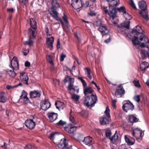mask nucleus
<instances>
[{"mask_svg": "<svg viewBox=\"0 0 149 149\" xmlns=\"http://www.w3.org/2000/svg\"><path fill=\"white\" fill-rule=\"evenodd\" d=\"M142 32L143 30L141 27L139 26H136V28L133 29L132 31V33L137 35L139 34H141L139 37V40L142 42L141 43V45L140 44L139 45L142 48L145 47L146 45L149 42V40L148 38L144 35L142 34Z\"/></svg>", "mask_w": 149, "mask_h": 149, "instance_id": "f257e3e1", "label": "nucleus"}, {"mask_svg": "<svg viewBox=\"0 0 149 149\" xmlns=\"http://www.w3.org/2000/svg\"><path fill=\"white\" fill-rule=\"evenodd\" d=\"M138 4L139 8L141 10V11L139 12V13L146 20H148L149 18L147 10V6L146 2L142 0L139 1Z\"/></svg>", "mask_w": 149, "mask_h": 149, "instance_id": "f03ea898", "label": "nucleus"}, {"mask_svg": "<svg viewBox=\"0 0 149 149\" xmlns=\"http://www.w3.org/2000/svg\"><path fill=\"white\" fill-rule=\"evenodd\" d=\"M97 101V97L96 95L91 94L87 95L85 98L84 104L86 106L91 107L94 106Z\"/></svg>", "mask_w": 149, "mask_h": 149, "instance_id": "7ed1b4c3", "label": "nucleus"}, {"mask_svg": "<svg viewBox=\"0 0 149 149\" xmlns=\"http://www.w3.org/2000/svg\"><path fill=\"white\" fill-rule=\"evenodd\" d=\"M28 36L29 37V40L28 41H25L23 42L24 45H28L29 47H31L33 45L34 42L32 39H35L36 37L34 35V31H33L32 29L29 28L28 29Z\"/></svg>", "mask_w": 149, "mask_h": 149, "instance_id": "20e7f679", "label": "nucleus"}, {"mask_svg": "<svg viewBox=\"0 0 149 149\" xmlns=\"http://www.w3.org/2000/svg\"><path fill=\"white\" fill-rule=\"evenodd\" d=\"M125 91L121 84L119 85L115 92V95L117 97H123Z\"/></svg>", "mask_w": 149, "mask_h": 149, "instance_id": "39448f33", "label": "nucleus"}, {"mask_svg": "<svg viewBox=\"0 0 149 149\" xmlns=\"http://www.w3.org/2000/svg\"><path fill=\"white\" fill-rule=\"evenodd\" d=\"M133 136L135 137L136 140L142 139V137L143 136L144 133L142 130L138 128H135L134 130L132 132Z\"/></svg>", "mask_w": 149, "mask_h": 149, "instance_id": "423d86ee", "label": "nucleus"}, {"mask_svg": "<svg viewBox=\"0 0 149 149\" xmlns=\"http://www.w3.org/2000/svg\"><path fill=\"white\" fill-rule=\"evenodd\" d=\"M98 30L100 32L102 37L108 34L109 31L107 25L103 24L98 29Z\"/></svg>", "mask_w": 149, "mask_h": 149, "instance_id": "0eeeda50", "label": "nucleus"}, {"mask_svg": "<svg viewBox=\"0 0 149 149\" xmlns=\"http://www.w3.org/2000/svg\"><path fill=\"white\" fill-rule=\"evenodd\" d=\"M134 108V106L133 104L129 102L125 103L123 106L122 109L123 111L126 112L129 110L132 111Z\"/></svg>", "mask_w": 149, "mask_h": 149, "instance_id": "6e6552de", "label": "nucleus"}, {"mask_svg": "<svg viewBox=\"0 0 149 149\" xmlns=\"http://www.w3.org/2000/svg\"><path fill=\"white\" fill-rule=\"evenodd\" d=\"M10 65L13 70H18L19 68L18 61L17 58L14 56L10 61Z\"/></svg>", "mask_w": 149, "mask_h": 149, "instance_id": "1a4fd4ad", "label": "nucleus"}, {"mask_svg": "<svg viewBox=\"0 0 149 149\" xmlns=\"http://www.w3.org/2000/svg\"><path fill=\"white\" fill-rule=\"evenodd\" d=\"M76 130V127L72 124H68L64 127L65 130L69 134L74 133Z\"/></svg>", "mask_w": 149, "mask_h": 149, "instance_id": "9d476101", "label": "nucleus"}, {"mask_svg": "<svg viewBox=\"0 0 149 149\" xmlns=\"http://www.w3.org/2000/svg\"><path fill=\"white\" fill-rule=\"evenodd\" d=\"M50 14L56 20L59 21L62 25H64V23L62 19L58 16L57 13L55 10L54 8H52V13H50Z\"/></svg>", "mask_w": 149, "mask_h": 149, "instance_id": "9b49d317", "label": "nucleus"}, {"mask_svg": "<svg viewBox=\"0 0 149 149\" xmlns=\"http://www.w3.org/2000/svg\"><path fill=\"white\" fill-rule=\"evenodd\" d=\"M71 5L75 9H77L81 7L82 1L81 0H71Z\"/></svg>", "mask_w": 149, "mask_h": 149, "instance_id": "f8f14e48", "label": "nucleus"}, {"mask_svg": "<svg viewBox=\"0 0 149 149\" xmlns=\"http://www.w3.org/2000/svg\"><path fill=\"white\" fill-rule=\"evenodd\" d=\"M20 80L24 84L28 85V80L29 78L27 74L25 72H22L20 73L19 76Z\"/></svg>", "mask_w": 149, "mask_h": 149, "instance_id": "ddd939ff", "label": "nucleus"}, {"mask_svg": "<svg viewBox=\"0 0 149 149\" xmlns=\"http://www.w3.org/2000/svg\"><path fill=\"white\" fill-rule=\"evenodd\" d=\"M41 95V93L39 90H34L31 91L29 93V98L31 99L40 97Z\"/></svg>", "mask_w": 149, "mask_h": 149, "instance_id": "4468645a", "label": "nucleus"}, {"mask_svg": "<svg viewBox=\"0 0 149 149\" xmlns=\"http://www.w3.org/2000/svg\"><path fill=\"white\" fill-rule=\"evenodd\" d=\"M24 123L25 125L30 130H32L35 126V123L31 119L27 120Z\"/></svg>", "mask_w": 149, "mask_h": 149, "instance_id": "2eb2a0df", "label": "nucleus"}, {"mask_svg": "<svg viewBox=\"0 0 149 149\" xmlns=\"http://www.w3.org/2000/svg\"><path fill=\"white\" fill-rule=\"evenodd\" d=\"M51 106V104L49 100L47 99H45L42 103H41L40 106L41 108L43 110H46L49 109Z\"/></svg>", "mask_w": 149, "mask_h": 149, "instance_id": "dca6fc26", "label": "nucleus"}, {"mask_svg": "<svg viewBox=\"0 0 149 149\" xmlns=\"http://www.w3.org/2000/svg\"><path fill=\"white\" fill-rule=\"evenodd\" d=\"M109 9L110 10L108 14L109 16L113 20L116 16V13L117 12L116 8V7H111Z\"/></svg>", "mask_w": 149, "mask_h": 149, "instance_id": "f3484780", "label": "nucleus"}, {"mask_svg": "<svg viewBox=\"0 0 149 149\" xmlns=\"http://www.w3.org/2000/svg\"><path fill=\"white\" fill-rule=\"evenodd\" d=\"M47 116L50 122H52L57 119L58 114L57 113L54 112H50L47 114Z\"/></svg>", "mask_w": 149, "mask_h": 149, "instance_id": "a211bd4d", "label": "nucleus"}, {"mask_svg": "<svg viewBox=\"0 0 149 149\" xmlns=\"http://www.w3.org/2000/svg\"><path fill=\"white\" fill-rule=\"evenodd\" d=\"M120 4L119 0H110L109 1V8L111 7H116Z\"/></svg>", "mask_w": 149, "mask_h": 149, "instance_id": "6ab92c4d", "label": "nucleus"}, {"mask_svg": "<svg viewBox=\"0 0 149 149\" xmlns=\"http://www.w3.org/2000/svg\"><path fill=\"white\" fill-rule=\"evenodd\" d=\"M105 115H103L100 118V123L101 125H104L109 124V120Z\"/></svg>", "mask_w": 149, "mask_h": 149, "instance_id": "aec40b11", "label": "nucleus"}, {"mask_svg": "<svg viewBox=\"0 0 149 149\" xmlns=\"http://www.w3.org/2000/svg\"><path fill=\"white\" fill-rule=\"evenodd\" d=\"M67 140H61L58 143L56 144L55 141L54 142L56 144L57 146L60 149H63L66 148L68 144L66 141Z\"/></svg>", "mask_w": 149, "mask_h": 149, "instance_id": "412c9836", "label": "nucleus"}, {"mask_svg": "<svg viewBox=\"0 0 149 149\" xmlns=\"http://www.w3.org/2000/svg\"><path fill=\"white\" fill-rule=\"evenodd\" d=\"M148 50H145L144 49H142L141 52V54L143 59H144L148 57L149 58V49L148 47L147 46Z\"/></svg>", "mask_w": 149, "mask_h": 149, "instance_id": "4be33fe9", "label": "nucleus"}, {"mask_svg": "<svg viewBox=\"0 0 149 149\" xmlns=\"http://www.w3.org/2000/svg\"><path fill=\"white\" fill-rule=\"evenodd\" d=\"M54 41V38L51 37L50 38H48L46 42V44L48 45L49 49L52 50L53 48V44Z\"/></svg>", "mask_w": 149, "mask_h": 149, "instance_id": "5701e85b", "label": "nucleus"}, {"mask_svg": "<svg viewBox=\"0 0 149 149\" xmlns=\"http://www.w3.org/2000/svg\"><path fill=\"white\" fill-rule=\"evenodd\" d=\"M30 25L31 27L33 29V31H34V33L37 28V23L34 18H31L30 19Z\"/></svg>", "mask_w": 149, "mask_h": 149, "instance_id": "b1692460", "label": "nucleus"}, {"mask_svg": "<svg viewBox=\"0 0 149 149\" xmlns=\"http://www.w3.org/2000/svg\"><path fill=\"white\" fill-rule=\"evenodd\" d=\"M93 92L94 90L92 89L91 87L86 88L84 89V93L85 96H86L88 94H90L91 95L93 94L92 93Z\"/></svg>", "mask_w": 149, "mask_h": 149, "instance_id": "393cba45", "label": "nucleus"}, {"mask_svg": "<svg viewBox=\"0 0 149 149\" xmlns=\"http://www.w3.org/2000/svg\"><path fill=\"white\" fill-rule=\"evenodd\" d=\"M7 98L6 97V94L4 92H0V102L3 103L5 102L7 100Z\"/></svg>", "mask_w": 149, "mask_h": 149, "instance_id": "a878e982", "label": "nucleus"}, {"mask_svg": "<svg viewBox=\"0 0 149 149\" xmlns=\"http://www.w3.org/2000/svg\"><path fill=\"white\" fill-rule=\"evenodd\" d=\"M149 64L146 62H143L141 63L140 65V68L141 71H145L147 68H148Z\"/></svg>", "mask_w": 149, "mask_h": 149, "instance_id": "bb28decb", "label": "nucleus"}, {"mask_svg": "<svg viewBox=\"0 0 149 149\" xmlns=\"http://www.w3.org/2000/svg\"><path fill=\"white\" fill-rule=\"evenodd\" d=\"M139 119L134 115H132L129 116L128 121L130 123H133L138 121Z\"/></svg>", "mask_w": 149, "mask_h": 149, "instance_id": "cd10ccee", "label": "nucleus"}, {"mask_svg": "<svg viewBox=\"0 0 149 149\" xmlns=\"http://www.w3.org/2000/svg\"><path fill=\"white\" fill-rule=\"evenodd\" d=\"M138 37L137 36H134L132 40V42L133 45L134 46L136 45H140L141 42H139L138 39Z\"/></svg>", "mask_w": 149, "mask_h": 149, "instance_id": "c85d7f7f", "label": "nucleus"}, {"mask_svg": "<svg viewBox=\"0 0 149 149\" xmlns=\"http://www.w3.org/2000/svg\"><path fill=\"white\" fill-rule=\"evenodd\" d=\"M59 133L58 132H54L51 133L49 136V138L52 140L55 138V137L58 136Z\"/></svg>", "mask_w": 149, "mask_h": 149, "instance_id": "c756f323", "label": "nucleus"}, {"mask_svg": "<svg viewBox=\"0 0 149 149\" xmlns=\"http://www.w3.org/2000/svg\"><path fill=\"white\" fill-rule=\"evenodd\" d=\"M114 24H116V26L117 27L119 33H124L125 30L124 28L122 26H120L116 22H114Z\"/></svg>", "mask_w": 149, "mask_h": 149, "instance_id": "7c9ffc66", "label": "nucleus"}, {"mask_svg": "<svg viewBox=\"0 0 149 149\" xmlns=\"http://www.w3.org/2000/svg\"><path fill=\"white\" fill-rule=\"evenodd\" d=\"M117 11H118L120 13H122L125 15L127 13L125 8L124 6H122L120 8H116Z\"/></svg>", "mask_w": 149, "mask_h": 149, "instance_id": "2f4dec72", "label": "nucleus"}, {"mask_svg": "<svg viewBox=\"0 0 149 149\" xmlns=\"http://www.w3.org/2000/svg\"><path fill=\"white\" fill-rule=\"evenodd\" d=\"M55 105L56 106V108L59 109L61 108L63 109V107H62L64 105V103L58 101L57 102H55Z\"/></svg>", "mask_w": 149, "mask_h": 149, "instance_id": "473e14b6", "label": "nucleus"}, {"mask_svg": "<svg viewBox=\"0 0 149 149\" xmlns=\"http://www.w3.org/2000/svg\"><path fill=\"white\" fill-rule=\"evenodd\" d=\"M14 70H13V71H12L11 70H10L7 71L6 72L8 74L11 78L14 77L17 74L14 71Z\"/></svg>", "mask_w": 149, "mask_h": 149, "instance_id": "72a5a7b5", "label": "nucleus"}, {"mask_svg": "<svg viewBox=\"0 0 149 149\" xmlns=\"http://www.w3.org/2000/svg\"><path fill=\"white\" fill-rule=\"evenodd\" d=\"M130 21H125L122 23L121 25L124 28H125L127 29H129L130 28Z\"/></svg>", "mask_w": 149, "mask_h": 149, "instance_id": "f704fd0d", "label": "nucleus"}, {"mask_svg": "<svg viewBox=\"0 0 149 149\" xmlns=\"http://www.w3.org/2000/svg\"><path fill=\"white\" fill-rule=\"evenodd\" d=\"M101 20H99L97 21H96L93 22V25L95 27H100L101 25L102 24Z\"/></svg>", "mask_w": 149, "mask_h": 149, "instance_id": "c9c22d12", "label": "nucleus"}, {"mask_svg": "<svg viewBox=\"0 0 149 149\" xmlns=\"http://www.w3.org/2000/svg\"><path fill=\"white\" fill-rule=\"evenodd\" d=\"M53 56H51L50 55H48L47 56V59L48 61V62L51 65H53L54 63L52 61Z\"/></svg>", "mask_w": 149, "mask_h": 149, "instance_id": "e433bc0d", "label": "nucleus"}, {"mask_svg": "<svg viewBox=\"0 0 149 149\" xmlns=\"http://www.w3.org/2000/svg\"><path fill=\"white\" fill-rule=\"evenodd\" d=\"M24 149H36V148L35 147L33 144H27L24 147Z\"/></svg>", "mask_w": 149, "mask_h": 149, "instance_id": "4c0bfd02", "label": "nucleus"}, {"mask_svg": "<svg viewBox=\"0 0 149 149\" xmlns=\"http://www.w3.org/2000/svg\"><path fill=\"white\" fill-rule=\"evenodd\" d=\"M104 113L108 118H110V110L108 107H106V109L104 112Z\"/></svg>", "mask_w": 149, "mask_h": 149, "instance_id": "58836bf2", "label": "nucleus"}, {"mask_svg": "<svg viewBox=\"0 0 149 149\" xmlns=\"http://www.w3.org/2000/svg\"><path fill=\"white\" fill-rule=\"evenodd\" d=\"M71 79H73L74 80V79L71 78L70 76L68 75H66L65 78L63 80V81L64 84H65L68 81H69Z\"/></svg>", "mask_w": 149, "mask_h": 149, "instance_id": "ea45409f", "label": "nucleus"}, {"mask_svg": "<svg viewBox=\"0 0 149 149\" xmlns=\"http://www.w3.org/2000/svg\"><path fill=\"white\" fill-rule=\"evenodd\" d=\"M79 96L75 94H73L71 95V98L73 100H74L75 101L77 102L79 99Z\"/></svg>", "mask_w": 149, "mask_h": 149, "instance_id": "a19ab883", "label": "nucleus"}, {"mask_svg": "<svg viewBox=\"0 0 149 149\" xmlns=\"http://www.w3.org/2000/svg\"><path fill=\"white\" fill-rule=\"evenodd\" d=\"M27 93L24 90H23L22 91V94L20 97V99H22V98L27 97Z\"/></svg>", "mask_w": 149, "mask_h": 149, "instance_id": "79ce46f5", "label": "nucleus"}, {"mask_svg": "<svg viewBox=\"0 0 149 149\" xmlns=\"http://www.w3.org/2000/svg\"><path fill=\"white\" fill-rule=\"evenodd\" d=\"M111 132L110 130H108L105 132L106 136L109 140L111 138Z\"/></svg>", "mask_w": 149, "mask_h": 149, "instance_id": "37998d69", "label": "nucleus"}, {"mask_svg": "<svg viewBox=\"0 0 149 149\" xmlns=\"http://www.w3.org/2000/svg\"><path fill=\"white\" fill-rule=\"evenodd\" d=\"M80 142H82L86 145L90 146L92 140H79Z\"/></svg>", "mask_w": 149, "mask_h": 149, "instance_id": "c03bdc74", "label": "nucleus"}, {"mask_svg": "<svg viewBox=\"0 0 149 149\" xmlns=\"http://www.w3.org/2000/svg\"><path fill=\"white\" fill-rule=\"evenodd\" d=\"M118 137L117 132L116 131L114 134L112 136L110 140H118Z\"/></svg>", "mask_w": 149, "mask_h": 149, "instance_id": "a18cd8bd", "label": "nucleus"}, {"mask_svg": "<svg viewBox=\"0 0 149 149\" xmlns=\"http://www.w3.org/2000/svg\"><path fill=\"white\" fill-rule=\"evenodd\" d=\"M75 135L77 137V139H75V140H81V139H83L84 138V136L83 134L80 133L77 134Z\"/></svg>", "mask_w": 149, "mask_h": 149, "instance_id": "49530a36", "label": "nucleus"}, {"mask_svg": "<svg viewBox=\"0 0 149 149\" xmlns=\"http://www.w3.org/2000/svg\"><path fill=\"white\" fill-rule=\"evenodd\" d=\"M22 99H23V102L25 104H27L28 103L30 102V100L27 97L22 98Z\"/></svg>", "mask_w": 149, "mask_h": 149, "instance_id": "de8ad7c7", "label": "nucleus"}, {"mask_svg": "<svg viewBox=\"0 0 149 149\" xmlns=\"http://www.w3.org/2000/svg\"><path fill=\"white\" fill-rule=\"evenodd\" d=\"M62 19L65 24H68L69 22L68 20L67 17L65 14H64L63 16L62 17Z\"/></svg>", "mask_w": 149, "mask_h": 149, "instance_id": "09e8293b", "label": "nucleus"}, {"mask_svg": "<svg viewBox=\"0 0 149 149\" xmlns=\"http://www.w3.org/2000/svg\"><path fill=\"white\" fill-rule=\"evenodd\" d=\"M70 121L72 122L74 125H76L77 124V122L74 120V117L70 115L69 118Z\"/></svg>", "mask_w": 149, "mask_h": 149, "instance_id": "8fccbe9b", "label": "nucleus"}, {"mask_svg": "<svg viewBox=\"0 0 149 149\" xmlns=\"http://www.w3.org/2000/svg\"><path fill=\"white\" fill-rule=\"evenodd\" d=\"M79 113L81 116L84 117H86L88 114L87 112L85 111H82Z\"/></svg>", "mask_w": 149, "mask_h": 149, "instance_id": "3c124183", "label": "nucleus"}, {"mask_svg": "<svg viewBox=\"0 0 149 149\" xmlns=\"http://www.w3.org/2000/svg\"><path fill=\"white\" fill-rule=\"evenodd\" d=\"M66 123V122L63 121L62 120H60L58 122L56 123V125H63Z\"/></svg>", "mask_w": 149, "mask_h": 149, "instance_id": "603ef678", "label": "nucleus"}, {"mask_svg": "<svg viewBox=\"0 0 149 149\" xmlns=\"http://www.w3.org/2000/svg\"><path fill=\"white\" fill-rule=\"evenodd\" d=\"M134 100L138 102H139L141 100L140 95H139L135 96L134 97Z\"/></svg>", "mask_w": 149, "mask_h": 149, "instance_id": "864d4df0", "label": "nucleus"}, {"mask_svg": "<svg viewBox=\"0 0 149 149\" xmlns=\"http://www.w3.org/2000/svg\"><path fill=\"white\" fill-rule=\"evenodd\" d=\"M130 4L131 6L133 8L134 10L136 9V7L135 4L132 0H130Z\"/></svg>", "mask_w": 149, "mask_h": 149, "instance_id": "5fc2aeb1", "label": "nucleus"}, {"mask_svg": "<svg viewBox=\"0 0 149 149\" xmlns=\"http://www.w3.org/2000/svg\"><path fill=\"white\" fill-rule=\"evenodd\" d=\"M89 5V3L88 1H86L85 3H83L82 2L81 7H84V8H86L88 7Z\"/></svg>", "mask_w": 149, "mask_h": 149, "instance_id": "6e6d98bb", "label": "nucleus"}, {"mask_svg": "<svg viewBox=\"0 0 149 149\" xmlns=\"http://www.w3.org/2000/svg\"><path fill=\"white\" fill-rule=\"evenodd\" d=\"M125 17L126 19L130 20L132 19V16L131 15H130L128 13H126L125 15Z\"/></svg>", "mask_w": 149, "mask_h": 149, "instance_id": "4d7b16f0", "label": "nucleus"}, {"mask_svg": "<svg viewBox=\"0 0 149 149\" xmlns=\"http://www.w3.org/2000/svg\"><path fill=\"white\" fill-rule=\"evenodd\" d=\"M74 36L77 39L78 41L80 42L81 41L80 35L79 34H78L77 33H75L74 34Z\"/></svg>", "mask_w": 149, "mask_h": 149, "instance_id": "13d9d810", "label": "nucleus"}, {"mask_svg": "<svg viewBox=\"0 0 149 149\" xmlns=\"http://www.w3.org/2000/svg\"><path fill=\"white\" fill-rule=\"evenodd\" d=\"M66 57V55L63 53H62L60 55V60L61 61H64V58Z\"/></svg>", "mask_w": 149, "mask_h": 149, "instance_id": "bf43d9fd", "label": "nucleus"}, {"mask_svg": "<svg viewBox=\"0 0 149 149\" xmlns=\"http://www.w3.org/2000/svg\"><path fill=\"white\" fill-rule=\"evenodd\" d=\"M127 144L128 145H132L134 144L135 143V141H132L131 140H125Z\"/></svg>", "mask_w": 149, "mask_h": 149, "instance_id": "052dcab7", "label": "nucleus"}, {"mask_svg": "<svg viewBox=\"0 0 149 149\" xmlns=\"http://www.w3.org/2000/svg\"><path fill=\"white\" fill-rule=\"evenodd\" d=\"M88 15L91 16H95L96 15V13L93 11H91L88 13Z\"/></svg>", "mask_w": 149, "mask_h": 149, "instance_id": "680f3d73", "label": "nucleus"}, {"mask_svg": "<svg viewBox=\"0 0 149 149\" xmlns=\"http://www.w3.org/2000/svg\"><path fill=\"white\" fill-rule=\"evenodd\" d=\"M134 83L136 86L140 87L141 86L139 81H134Z\"/></svg>", "mask_w": 149, "mask_h": 149, "instance_id": "e2e57ef3", "label": "nucleus"}, {"mask_svg": "<svg viewBox=\"0 0 149 149\" xmlns=\"http://www.w3.org/2000/svg\"><path fill=\"white\" fill-rule=\"evenodd\" d=\"M107 7L105 6H103L102 7V9L104 11L106 14H108L109 12L108 10L107 9Z\"/></svg>", "mask_w": 149, "mask_h": 149, "instance_id": "0e129e2a", "label": "nucleus"}, {"mask_svg": "<svg viewBox=\"0 0 149 149\" xmlns=\"http://www.w3.org/2000/svg\"><path fill=\"white\" fill-rule=\"evenodd\" d=\"M85 69L86 70V74L89 73H91V70L89 68H85Z\"/></svg>", "mask_w": 149, "mask_h": 149, "instance_id": "69168bd1", "label": "nucleus"}, {"mask_svg": "<svg viewBox=\"0 0 149 149\" xmlns=\"http://www.w3.org/2000/svg\"><path fill=\"white\" fill-rule=\"evenodd\" d=\"M91 83L93 84H94L95 85V86H96V87L98 90H99L100 89V88L97 85L96 83L95 82H94V81H92L91 82Z\"/></svg>", "mask_w": 149, "mask_h": 149, "instance_id": "338daca9", "label": "nucleus"}, {"mask_svg": "<svg viewBox=\"0 0 149 149\" xmlns=\"http://www.w3.org/2000/svg\"><path fill=\"white\" fill-rule=\"evenodd\" d=\"M21 2L24 5L26 6V4L28 3V0H22Z\"/></svg>", "mask_w": 149, "mask_h": 149, "instance_id": "774afa93", "label": "nucleus"}]
</instances>
